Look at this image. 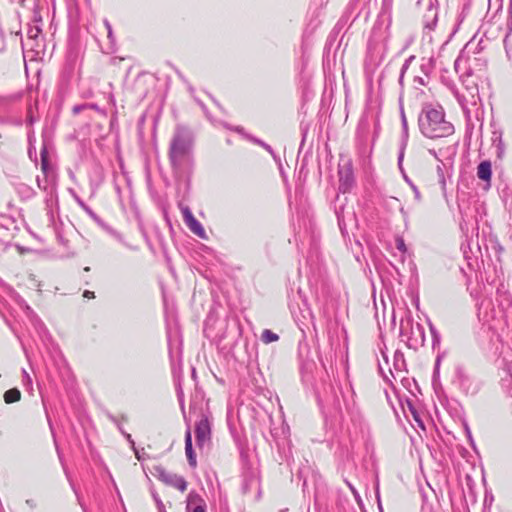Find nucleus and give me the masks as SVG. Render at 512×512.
<instances>
[{"label":"nucleus","instance_id":"obj_1","mask_svg":"<svg viewBox=\"0 0 512 512\" xmlns=\"http://www.w3.org/2000/svg\"><path fill=\"white\" fill-rule=\"evenodd\" d=\"M421 133L431 139L447 137L454 133V126L445 118L442 106L426 105L419 116Z\"/></svg>","mask_w":512,"mask_h":512},{"label":"nucleus","instance_id":"obj_2","mask_svg":"<svg viewBox=\"0 0 512 512\" xmlns=\"http://www.w3.org/2000/svg\"><path fill=\"white\" fill-rule=\"evenodd\" d=\"M195 437L197 446L201 449L211 441V426L207 417L196 423Z\"/></svg>","mask_w":512,"mask_h":512},{"label":"nucleus","instance_id":"obj_3","mask_svg":"<svg viewBox=\"0 0 512 512\" xmlns=\"http://www.w3.org/2000/svg\"><path fill=\"white\" fill-rule=\"evenodd\" d=\"M160 480L164 484L171 486L182 493H184L188 487V482L185 478L177 474L163 472L160 474Z\"/></svg>","mask_w":512,"mask_h":512},{"label":"nucleus","instance_id":"obj_4","mask_svg":"<svg viewBox=\"0 0 512 512\" xmlns=\"http://www.w3.org/2000/svg\"><path fill=\"white\" fill-rule=\"evenodd\" d=\"M340 189L345 193L350 190L353 185L354 177L352 167L349 163L339 167Z\"/></svg>","mask_w":512,"mask_h":512},{"label":"nucleus","instance_id":"obj_5","mask_svg":"<svg viewBox=\"0 0 512 512\" xmlns=\"http://www.w3.org/2000/svg\"><path fill=\"white\" fill-rule=\"evenodd\" d=\"M182 214L184 218L185 224L189 227V229L201 238H205V230L200 224V222L194 217L189 208L182 209Z\"/></svg>","mask_w":512,"mask_h":512},{"label":"nucleus","instance_id":"obj_6","mask_svg":"<svg viewBox=\"0 0 512 512\" xmlns=\"http://www.w3.org/2000/svg\"><path fill=\"white\" fill-rule=\"evenodd\" d=\"M187 512H206L204 499L195 492H190L187 497Z\"/></svg>","mask_w":512,"mask_h":512},{"label":"nucleus","instance_id":"obj_7","mask_svg":"<svg viewBox=\"0 0 512 512\" xmlns=\"http://www.w3.org/2000/svg\"><path fill=\"white\" fill-rule=\"evenodd\" d=\"M185 454L187 456L189 465L195 468L197 466V460L192 447V436L190 430H187L185 433Z\"/></svg>","mask_w":512,"mask_h":512},{"label":"nucleus","instance_id":"obj_8","mask_svg":"<svg viewBox=\"0 0 512 512\" xmlns=\"http://www.w3.org/2000/svg\"><path fill=\"white\" fill-rule=\"evenodd\" d=\"M477 176L479 179L490 182L492 176L491 163L482 161L477 167Z\"/></svg>","mask_w":512,"mask_h":512},{"label":"nucleus","instance_id":"obj_9","mask_svg":"<svg viewBox=\"0 0 512 512\" xmlns=\"http://www.w3.org/2000/svg\"><path fill=\"white\" fill-rule=\"evenodd\" d=\"M186 152L187 146L185 142L179 137L175 138L171 144V155L173 157H179L186 154Z\"/></svg>","mask_w":512,"mask_h":512},{"label":"nucleus","instance_id":"obj_10","mask_svg":"<svg viewBox=\"0 0 512 512\" xmlns=\"http://www.w3.org/2000/svg\"><path fill=\"white\" fill-rule=\"evenodd\" d=\"M21 398V392L17 388H12L4 393V401L7 404L15 403Z\"/></svg>","mask_w":512,"mask_h":512},{"label":"nucleus","instance_id":"obj_11","mask_svg":"<svg viewBox=\"0 0 512 512\" xmlns=\"http://www.w3.org/2000/svg\"><path fill=\"white\" fill-rule=\"evenodd\" d=\"M278 339H279V336L269 329H265L262 332L261 340L265 344L276 342V341H278Z\"/></svg>","mask_w":512,"mask_h":512},{"label":"nucleus","instance_id":"obj_12","mask_svg":"<svg viewBox=\"0 0 512 512\" xmlns=\"http://www.w3.org/2000/svg\"><path fill=\"white\" fill-rule=\"evenodd\" d=\"M83 296L88 299H92L95 297V294L93 291L85 290Z\"/></svg>","mask_w":512,"mask_h":512},{"label":"nucleus","instance_id":"obj_13","mask_svg":"<svg viewBox=\"0 0 512 512\" xmlns=\"http://www.w3.org/2000/svg\"><path fill=\"white\" fill-rule=\"evenodd\" d=\"M404 247V243L401 241L400 244L398 245V248L401 249Z\"/></svg>","mask_w":512,"mask_h":512}]
</instances>
